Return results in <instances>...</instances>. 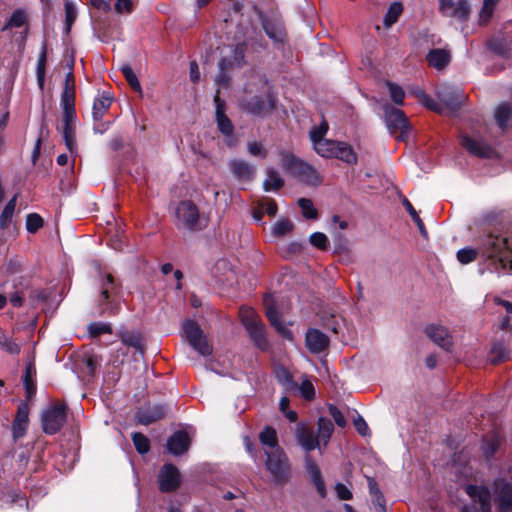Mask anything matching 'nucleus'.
Wrapping results in <instances>:
<instances>
[{
  "mask_svg": "<svg viewBox=\"0 0 512 512\" xmlns=\"http://www.w3.org/2000/svg\"><path fill=\"white\" fill-rule=\"evenodd\" d=\"M480 253L490 261L491 271L498 274L512 272V237L487 235L482 240Z\"/></svg>",
  "mask_w": 512,
  "mask_h": 512,
  "instance_id": "obj_1",
  "label": "nucleus"
},
{
  "mask_svg": "<svg viewBox=\"0 0 512 512\" xmlns=\"http://www.w3.org/2000/svg\"><path fill=\"white\" fill-rule=\"evenodd\" d=\"M265 469L270 474L272 481L276 485L286 484L291 476V465L289 458L283 449L264 454Z\"/></svg>",
  "mask_w": 512,
  "mask_h": 512,
  "instance_id": "obj_2",
  "label": "nucleus"
},
{
  "mask_svg": "<svg viewBox=\"0 0 512 512\" xmlns=\"http://www.w3.org/2000/svg\"><path fill=\"white\" fill-rule=\"evenodd\" d=\"M465 492L471 499V503L464 505L461 512H491V493L483 485L467 484L464 487Z\"/></svg>",
  "mask_w": 512,
  "mask_h": 512,
  "instance_id": "obj_3",
  "label": "nucleus"
},
{
  "mask_svg": "<svg viewBox=\"0 0 512 512\" xmlns=\"http://www.w3.org/2000/svg\"><path fill=\"white\" fill-rule=\"evenodd\" d=\"M99 305L101 307V314L108 313L113 315L120 309L117 285L111 274H107L102 278Z\"/></svg>",
  "mask_w": 512,
  "mask_h": 512,
  "instance_id": "obj_4",
  "label": "nucleus"
},
{
  "mask_svg": "<svg viewBox=\"0 0 512 512\" xmlns=\"http://www.w3.org/2000/svg\"><path fill=\"white\" fill-rule=\"evenodd\" d=\"M228 53L222 51L224 54L219 62V73L215 79L218 85H227L229 82V76L227 72L234 67H241L244 61V45L239 44L235 47L226 48Z\"/></svg>",
  "mask_w": 512,
  "mask_h": 512,
  "instance_id": "obj_5",
  "label": "nucleus"
},
{
  "mask_svg": "<svg viewBox=\"0 0 512 512\" xmlns=\"http://www.w3.org/2000/svg\"><path fill=\"white\" fill-rule=\"evenodd\" d=\"M183 334L185 339L202 356L212 354V346L206 339L200 326L193 320H186L183 325Z\"/></svg>",
  "mask_w": 512,
  "mask_h": 512,
  "instance_id": "obj_6",
  "label": "nucleus"
},
{
  "mask_svg": "<svg viewBox=\"0 0 512 512\" xmlns=\"http://www.w3.org/2000/svg\"><path fill=\"white\" fill-rule=\"evenodd\" d=\"M43 430L46 434H56L66 422V407L55 404L43 411L41 416Z\"/></svg>",
  "mask_w": 512,
  "mask_h": 512,
  "instance_id": "obj_7",
  "label": "nucleus"
},
{
  "mask_svg": "<svg viewBox=\"0 0 512 512\" xmlns=\"http://www.w3.org/2000/svg\"><path fill=\"white\" fill-rule=\"evenodd\" d=\"M386 125L391 134L398 140H404L409 132V123L404 112L393 107L385 108Z\"/></svg>",
  "mask_w": 512,
  "mask_h": 512,
  "instance_id": "obj_8",
  "label": "nucleus"
},
{
  "mask_svg": "<svg viewBox=\"0 0 512 512\" xmlns=\"http://www.w3.org/2000/svg\"><path fill=\"white\" fill-rule=\"evenodd\" d=\"M177 225L188 230H196L199 224V211L191 201H182L176 209Z\"/></svg>",
  "mask_w": 512,
  "mask_h": 512,
  "instance_id": "obj_9",
  "label": "nucleus"
},
{
  "mask_svg": "<svg viewBox=\"0 0 512 512\" xmlns=\"http://www.w3.org/2000/svg\"><path fill=\"white\" fill-rule=\"evenodd\" d=\"M243 106L252 114L263 115L274 109L275 98L268 89H265L261 95L251 97L249 100H244Z\"/></svg>",
  "mask_w": 512,
  "mask_h": 512,
  "instance_id": "obj_10",
  "label": "nucleus"
},
{
  "mask_svg": "<svg viewBox=\"0 0 512 512\" xmlns=\"http://www.w3.org/2000/svg\"><path fill=\"white\" fill-rule=\"evenodd\" d=\"M75 121V108H63L62 134L67 149L74 156H76L77 154V144L75 139Z\"/></svg>",
  "mask_w": 512,
  "mask_h": 512,
  "instance_id": "obj_11",
  "label": "nucleus"
},
{
  "mask_svg": "<svg viewBox=\"0 0 512 512\" xmlns=\"http://www.w3.org/2000/svg\"><path fill=\"white\" fill-rule=\"evenodd\" d=\"M440 11L443 15L455 18L459 21H466L470 14L468 0H438Z\"/></svg>",
  "mask_w": 512,
  "mask_h": 512,
  "instance_id": "obj_12",
  "label": "nucleus"
},
{
  "mask_svg": "<svg viewBox=\"0 0 512 512\" xmlns=\"http://www.w3.org/2000/svg\"><path fill=\"white\" fill-rule=\"evenodd\" d=\"M494 499L499 512H512V482L498 479L494 482Z\"/></svg>",
  "mask_w": 512,
  "mask_h": 512,
  "instance_id": "obj_13",
  "label": "nucleus"
},
{
  "mask_svg": "<svg viewBox=\"0 0 512 512\" xmlns=\"http://www.w3.org/2000/svg\"><path fill=\"white\" fill-rule=\"evenodd\" d=\"M159 489L162 492L176 490L181 482L180 472L173 464H165L158 476Z\"/></svg>",
  "mask_w": 512,
  "mask_h": 512,
  "instance_id": "obj_14",
  "label": "nucleus"
},
{
  "mask_svg": "<svg viewBox=\"0 0 512 512\" xmlns=\"http://www.w3.org/2000/svg\"><path fill=\"white\" fill-rule=\"evenodd\" d=\"M295 437L298 444L305 452H310L318 448L320 453H323L324 450L319 442V439L316 435H314L312 429L305 424L300 423L296 426Z\"/></svg>",
  "mask_w": 512,
  "mask_h": 512,
  "instance_id": "obj_15",
  "label": "nucleus"
},
{
  "mask_svg": "<svg viewBox=\"0 0 512 512\" xmlns=\"http://www.w3.org/2000/svg\"><path fill=\"white\" fill-rule=\"evenodd\" d=\"M233 176L241 183H249L254 180L256 168L242 159H233L228 164Z\"/></svg>",
  "mask_w": 512,
  "mask_h": 512,
  "instance_id": "obj_16",
  "label": "nucleus"
},
{
  "mask_svg": "<svg viewBox=\"0 0 512 512\" xmlns=\"http://www.w3.org/2000/svg\"><path fill=\"white\" fill-rule=\"evenodd\" d=\"M426 335L439 347L450 350L452 347V336L446 327L438 324H430L425 329Z\"/></svg>",
  "mask_w": 512,
  "mask_h": 512,
  "instance_id": "obj_17",
  "label": "nucleus"
},
{
  "mask_svg": "<svg viewBox=\"0 0 512 512\" xmlns=\"http://www.w3.org/2000/svg\"><path fill=\"white\" fill-rule=\"evenodd\" d=\"M264 305H265V313L270 321L271 325H273L279 334H281L285 339L292 340L293 339V333L292 331L287 328L281 321L280 315L278 311L276 310L274 304L272 303V300L270 297H266L264 299Z\"/></svg>",
  "mask_w": 512,
  "mask_h": 512,
  "instance_id": "obj_18",
  "label": "nucleus"
},
{
  "mask_svg": "<svg viewBox=\"0 0 512 512\" xmlns=\"http://www.w3.org/2000/svg\"><path fill=\"white\" fill-rule=\"evenodd\" d=\"M305 344L311 353L318 354L328 348L329 338L322 331L311 328L306 332Z\"/></svg>",
  "mask_w": 512,
  "mask_h": 512,
  "instance_id": "obj_19",
  "label": "nucleus"
},
{
  "mask_svg": "<svg viewBox=\"0 0 512 512\" xmlns=\"http://www.w3.org/2000/svg\"><path fill=\"white\" fill-rule=\"evenodd\" d=\"M191 437L185 431H177L167 440V450L169 453L180 456L186 453L190 447Z\"/></svg>",
  "mask_w": 512,
  "mask_h": 512,
  "instance_id": "obj_20",
  "label": "nucleus"
},
{
  "mask_svg": "<svg viewBox=\"0 0 512 512\" xmlns=\"http://www.w3.org/2000/svg\"><path fill=\"white\" fill-rule=\"evenodd\" d=\"M461 144L470 154L481 158H490L494 154L490 145L469 136H462Z\"/></svg>",
  "mask_w": 512,
  "mask_h": 512,
  "instance_id": "obj_21",
  "label": "nucleus"
},
{
  "mask_svg": "<svg viewBox=\"0 0 512 512\" xmlns=\"http://www.w3.org/2000/svg\"><path fill=\"white\" fill-rule=\"evenodd\" d=\"M28 424L29 406L27 403H21L18 406L17 414L12 424V434L15 441L25 435Z\"/></svg>",
  "mask_w": 512,
  "mask_h": 512,
  "instance_id": "obj_22",
  "label": "nucleus"
},
{
  "mask_svg": "<svg viewBox=\"0 0 512 512\" xmlns=\"http://www.w3.org/2000/svg\"><path fill=\"white\" fill-rule=\"evenodd\" d=\"M214 102L216 107V122L218 130L225 137H231L233 135L234 126L225 114V103L220 99L218 94L215 95Z\"/></svg>",
  "mask_w": 512,
  "mask_h": 512,
  "instance_id": "obj_23",
  "label": "nucleus"
},
{
  "mask_svg": "<svg viewBox=\"0 0 512 512\" xmlns=\"http://www.w3.org/2000/svg\"><path fill=\"white\" fill-rule=\"evenodd\" d=\"M293 176L298 178L301 182L311 186H317L322 182L318 171L312 165L304 161L301 162Z\"/></svg>",
  "mask_w": 512,
  "mask_h": 512,
  "instance_id": "obj_24",
  "label": "nucleus"
},
{
  "mask_svg": "<svg viewBox=\"0 0 512 512\" xmlns=\"http://www.w3.org/2000/svg\"><path fill=\"white\" fill-rule=\"evenodd\" d=\"M166 414V408L163 405H154L140 409L136 414L138 423L143 425H149L161 418Z\"/></svg>",
  "mask_w": 512,
  "mask_h": 512,
  "instance_id": "obj_25",
  "label": "nucleus"
},
{
  "mask_svg": "<svg viewBox=\"0 0 512 512\" xmlns=\"http://www.w3.org/2000/svg\"><path fill=\"white\" fill-rule=\"evenodd\" d=\"M259 440L264 454L282 449L278 443L277 433L272 427H265L259 434Z\"/></svg>",
  "mask_w": 512,
  "mask_h": 512,
  "instance_id": "obj_26",
  "label": "nucleus"
},
{
  "mask_svg": "<svg viewBox=\"0 0 512 512\" xmlns=\"http://www.w3.org/2000/svg\"><path fill=\"white\" fill-rule=\"evenodd\" d=\"M438 98L446 108L456 110L465 100V95L460 90H443L438 92Z\"/></svg>",
  "mask_w": 512,
  "mask_h": 512,
  "instance_id": "obj_27",
  "label": "nucleus"
},
{
  "mask_svg": "<svg viewBox=\"0 0 512 512\" xmlns=\"http://www.w3.org/2000/svg\"><path fill=\"white\" fill-rule=\"evenodd\" d=\"M305 461L307 472L309 473L317 492L321 497H325L326 488L319 467L309 457H306Z\"/></svg>",
  "mask_w": 512,
  "mask_h": 512,
  "instance_id": "obj_28",
  "label": "nucleus"
},
{
  "mask_svg": "<svg viewBox=\"0 0 512 512\" xmlns=\"http://www.w3.org/2000/svg\"><path fill=\"white\" fill-rule=\"evenodd\" d=\"M335 155L333 157L345 162L348 165H355L358 161V156L353 147L342 141H338V146L335 148Z\"/></svg>",
  "mask_w": 512,
  "mask_h": 512,
  "instance_id": "obj_29",
  "label": "nucleus"
},
{
  "mask_svg": "<svg viewBox=\"0 0 512 512\" xmlns=\"http://www.w3.org/2000/svg\"><path fill=\"white\" fill-rule=\"evenodd\" d=\"M246 331L258 348L264 350L268 347L265 327L261 321L255 323V325H251V327H247Z\"/></svg>",
  "mask_w": 512,
  "mask_h": 512,
  "instance_id": "obj_30",
  "label": "nucleus"
},
{
  "mask_svg": "<svg viewBox=\"0 0 512 512\" xmlns=\"http://www.w3.org/2000/svg\"><path fill=\"white\" fill-rule=\"evenodd\" d=\"M279 156V164L280 166L292 176L295 174L296 170L300 166L302 160L296 157L289 151L280 150L278 152Z\"/></svg>",
  "mask_w": 512,
  "mask_h": 512,
  "instance_id": "obj_31",
  "label": "nucleus"
},
{
  "mask_svg": "<svg viewBox=\"0 0 512 512\" xmlns=\"http://www.w3.org/2000/svg\"><path fill=\"white\" fill-rule=\"evenodd\" d=\"M450 59V53L444 49H433L427 55L429 65L439 70L444 68Z\"/></svg>",
  "mask_w": 512,
  "mask_h": 512,
  "instance_id": "obj_32",
  "label": "nucleus"
},
{
  "mask_svg": "<svg viewBox=\"0 0 512 512\" xmlns=\"http://www.w3.org/2000/svg\"><path fill=\"white\" fill-rule=\"evenodd\" d=\"M334 431V425L332 421L325 417H320L318 420V431H317V438L319 439V442L322 448L324 449L328 441Z\"/></svg>",
  "mask_w": 512,
  "mask_h": 512,
  "instance_id": "obj_33",
  "label": "nucleus"
},
{
  "mask_svg": "<svg viewBox=\"0 0 512 512\" xmlns=\"http://www.w3.org/2000/svg\"><path fill=\"white\" fill-rule=\"evenodd\" d=\"M338 146V141L329 139H320L313 143V149L321 157L332 158L335 155V148Z\"/></svg>",
  "mask_w": 512,
  "mask_h": 512,
  "instance_id": "obj_34",
  "label": "nucleus"
},
{
  "mask_svg": "<svg viewBox=\"0 0 512 512\" xmlns=\"http://www.w3.org/2000/svg\"><path fill=\"white\" fill-rule=\"evenodd\" d=\"M112 99L109 95H102L95 99L92 107V114L95 121H99L103 118L105 112L111 106Z\"/></svg>",
  "mask_w": 512,
  "mask_h": 512,
  "instance_id": "obj_35",
  "label": "nucleus"
},
{
  "mask_svg": "<svg viewBox=\"0 0 512 512\" xmlns=\"http://www.w3.org/2000/svg\"><path fill=\"white\" fill-rule=\"evenodd\" d=\"M284 185V180L280 174L274 169H267V177L264 180L263 186L266 191L278 190Z\"/></svg>",
  "mask_w": 512,
  "mask_h": 512,
  "instance_id": "obj_36",
  "label": "nucleus"
},
{
  "mask_svg": "<svg viewBox=\"0 0 512 512\" xmlns=\"http://www.w3.org/2000/svg\"><path fill=\"white\" fill-rule=\"evenodd\" d=\"M500 0H484L479 12V25H486L493 16L494 10Z\"/></svg>",
  "mask_w": 512,
  "mask_h": 512,
  "instance_id": "obj_37",
  "label": "nucleus"
},
{
  "mask_svg": "<svg viewBox=\"0 0 512 512\" xmlns=\"http://www.w3.org/2000/svg\"><path fill=\"white\" fill-rule=\"evenodd\" d=\"M403 12V6L400 2L392 3L384 17V25L390 27L397 22L398 18Z\"/></svg>",
  "mask_w": 512,
  "mask_h": 512,
  "instance_id": "obj_38",
  "label": "nucleus"
},
{
  "mask_svg": "<svg viewBox=\"0 0 512 512\" xmlns=\"http://www.w3.org/2000/svg\"><path fill=\"white\" fill-rule=\"evenodd\" d=\"M46 59H47V46H46V43L43 42L42 47H41V52L39 54L38 61H37V67H36L37 80H38L40 87L43 86V82H44Z\"/></svg>",
  "mask_w": 512,
  "mask_h": 512,
  "instance_id": "obj_39",
  "label": "nucleus"
},
{
  "mask_svg": "<svg viewBox=\"0 0 512 512\" xmlns=\"http://www.w3.org/2000/svg\"><path fill=\"white\" fill-rule=\"evenodd\" d=\"M239 316L245 329L247 327H251V325H255V323L260 321L259 316L255 310L250 307H242L239 311Z\"/></svg>",
  "mask_w": 512,
  "mask_h": 512,
  "instance_id": "obj_40",
  "label": "nucleus"
},
{
  "mask_svg": "<svg viewBox=\"0 0 512 512\" xmlns=\"http://www.w3.org/2000/svg\"><path fill=\"white\" fill-rule=\"evenodd\" d=\"M489 48L491 51L502 57H508L510 54L508 42L501 38L492 39L489 42Z\"/></svg>",
  "mask_w": 512,
  "mask_h": 512,
  "instance_id": "obj_41",
  "label": "nucleus"
},
{
  "mask_svg": "<svg viewBox=\"0 0 512 512\" xmlns=\"http://www.w3.org/2000/svg\"><path fill=\"white\" fill-rule=\"evenodd\" d=\"M512 109L508 104H501L496 108L495 119L500 128H505L511 116Z\"/></svg>",
  "mask_w": 512,
  "mask_h": 512,
  "instance_id": "obj_42",
  "label": "nucleus"
},
{
  "mask_svg": "<svg viewBox=\"0 0 512 512\" xmlns=\"http://www.w3.org/2000/svg\"><path fill=\"white\" fill-rule=\"evenodd\" d=\"M293 228L294 224L290 219H280L274 224L272 234L276 237H282L289 234Z\"/></svg>",
  "mask_w": 512,
  "mask_h": 512,
  "instance_id": "obj_43",
  "label": "nucleus"
},
{
  "mask_svg": "<svg viewBox=\"0 0 512 512\" xmlns=\"http://www.w3.org/2000/svg\"><path fill=\"white\" fill-rule=\"evenodd\" d=\"M508 357V351L503 343H496L493 345L489 359L492 363L496 364L504 361Z\"/></svg>",
  "mask_w": 512,
  "mask_h": 512,
  "instance_id": "obj_44",
  "label": "nucleus"
},
{
  "mask_svg": "<svg viewBox=\"0 0 512 512\" xmlns=\"http://www.w3.org/2000/svg\"><path fill=\"white\" fill-rule=\"evenodd\" d=\"M133 444L140 454H145L150 449L149 439L142 433L136 432L132 434Z\"/></svg>",
  "mask_w": 512,
  "mask_h": 512,
  "instance_id": "obj_45",
  "label": "nucleus"
},
{
  "mask_svg": "<svg viewBox=\"0 0 512 512\" xmlns=\"http://www.w3.org/2000/svg\"><path fill=\"white\" fill-rule=\"evenodd\" d=\"M88 332L92 337H98L101 334H111L112 328L109 323L106 322H93L88 325Z\"/></svg>",
  "mask_w": 512,
  "mask_h": 512,
  "instance_id": "obj_46",
  "label": "nucleus"
},
{
  "mask_svg": "<svg viewBox=\"0 0 512 512\" xmlns=\"http://www.w3.org/2000/svg\"><path fill=\"white\" fill-rule=\"evenodd\" d=\"M65 14H66L65 31H66V33H69L73 23L75 22V20L77 18V9H76V6L74 3L70 2V1L65 2Z\"/></svg>",
  "mask_w": 512,
  "mask_h": 512,
  "instance_id": "obj_47",
  "label": "nucleus"
},
{
  "mask_svg": "<svg viewBox=\"0 0 512 512\" xmlns=\"http://www.w3.org/2000/svg\"><path fill=\"white\" fill-rule=\"evenodd\" d=\"M298 204L302 210V214L306 219H316L317 218V210L314 208V205L310 199L301 198L298 200Z\"/></svg>",
  "mask_w": 512,
  "mask_h": 512,
  "instance_id": "obj_48",
  "label": "nucleus"
},
{
  "mask_svg": "<svg viewBox=\"0 0 512 512\" xmlns=\"http://www.w3.org/2000/svg\"><path fill=\"white\" fill-rule=\"evenodd\" d=\"M328 128V123L325 120H323L318 127H313L309 132V137L312 144L320 139H325Z\"/></svg>",
  "mask_w": 512,
  "mask_h": 512,
  "instance_id": "obj_49",
  "label": "nucleus"
},
{
  "mask_svg": "<svg viewBox=\"0 0 512 512\" xmlns=\"http://www.w3.org/2000/svg\"><path fill=\"white\" fill-rule=\"evenodd\" d=\"M328 128V123L325 120H323L318 127H313L309 132V137L312 144L320 139H325Z\"/></svg>",
  "mask_w": 512,
  "mask_h": 512,
  "instance_id": "obj_50",
  "label": "nucleus"
},
{
  "mask_svg": "<svg viewBox=\"0 0 512 512\" xmlns=\"http://www.w3.org/2000/svg\"><path fill=\"white\" fill-rule=\"evenodd\" d=\"M328 128V123L325 120H323L318 127H313L309 132V137L312 144L320 139H325Z\"/></svg>",
  "mask_w": 512,
  "mask_h": 512,
  "instance_id": "obj_51",
  "label": "nucleus"
},
{
  "mask_svg": "<svg viewBox=\"0 0 512 512\" xmlns=\"http://www.w3.org/2000/svg\"><path fill=\"white\" fill-rule=\"evenodd\" d=\"M121 71L131 88L137 92H141V85L132 68L130 66H123Z\"/></svg>",
  "mask_w": 512,
  "mask_h": 512,
  "instance_id": "obj_52",
  "label": "nucleus"
},
{
  "mask_svg": "<svg viewBox=\"0 0 512 512\" xmlns=\"http://www.w3.org/2000/svg\"><path fill=\"white\" fill-rule=\"evenodd\" d=\"M0 347L10 354H19L20 346L16 342L8 339L6 335L0 331Z\"/></svg>",
  "mask_w": 512,
  "mask_h": 512,
  "instance_id": "obj_53",
  "label": "nucleus"
},
{
  "mask_svg": "<svg viewBox=\"0 0 512 512\" xmlns=\"http://www.w3.org/2000/svg\"><path fill=\"white\" fill-rule=\"evenodd\" d=\"M309 241L311 245L321 250H326L329 246V240L327 236L322 232H315L311 234Z\"/></svg>",
  "mask_w": 512,
  "mask_h": 512,
  "instance_id": "obj_54",
  "label": "nucleus"
},
{
  "mask_svg": "<svg viewBox=\"0 0 512 512\" xmlns=\"http://www.w3.org/2000/svg\"><path fill=\"white\" fill-rule=\"evenodd\" d=\"M403 205H404L405 209L407 210V212L412 217V219L414 220V222L417 224V226H418V228L420 230V233L422 235H426V230H425V227H424V223L420 219L417 211L414 209L412 204L407 199H404L403 200Z\"/></svg>",
  "mask_w": 512,
  "mask_h": 512,
  "instance_id": "obj_55",
  "label": "nucleus"
},
{
  "mask_svg": "<svg viewBox=\"0 0 512 512\" xmlns=\"http://www.w3.org/2000/svg\"><path fill=\"white\" fill-rule=\"evenodd\" d=\"M499 445V439L495 435H491L483 440L482 449L487 456L495 453Z\"/></svg>",
  "mask_w": 512,
  "mask_h": 512,
  "instance_id": "obj_56",
  "label": "nucleus"
},
{
  "mask_svg": "<svg viewBox=\"0 0 512 512\" xmlns=\"http://www.w3.org/2000/svg\"><path fill=\"white\" fill-rule=\"evenodd\" d=\"M43 225V219L36 213H31L26 219V229L30 233H35Z\"/></svg>",
  "mask_w": 512,
  "mask_h": 512,
  "instance_id": "obj_57",
  "label": "nucleus"
},
{
  "mask_svg": "<svg viewBox=\"0 0 512 512\" xmlns=\"http://www.w3.org/2000/svg\"><path fill=\"white\" fill-rule=\"evenodd\" d=\"M387 86L392 101L397 105H402L405 96L404 90L394 83H388Z\"/></svg>",
  "mask_w": 512,
  "mask_h": 512,
  "instance_id": "obj_58",
  "label": "nucleus"
},
{
  "mask_svg": "<svg viewBox=\"0 0 512 512\" xmlns=\"http://www.w3.org/2000/svg\"><path fill=\"white\" fill-rule=\"evenodd\" d=\"M478 251L472 248H463L457 252V259L462 264H468L476 259Z\"/></svg>",
  "mask_w": 512,
  "mask_h": 512,
  "instance_id": "obj_59",
  "label": "nucleus"
},
{
  "mask_svg": "<svg viewBox=\"0 0 512 512\" xmlns=\"http://www.w3.org/2000/svg\"><path fill=\"white\" fill-rule=\"evenodd\" d=\"M247 150L251 156L259 157L262 159H265L267 157V150L260 142H249L247 145Z\"/></svg>",
  "mask_w": 512,
  "mask_h": 512,
  "instance_id": "obj_60",
  "label": "nucleus"
},
{
  "mask_svg": "<svg viewBox=\"0 0 512 512\" xmlns=\"http://www.w3.org/2000/svg\"><path fill=\"white\" fill-rule=\"evenodd\" d=\"M26 23V14L22 10H16L11 15L6 27L20 28Z\"/></svg>",
  "mask_w": 512,
  "mask_h": 512,
  "instance_id": "obj_61",
  "label": "nucleus"
},
{
  "mask_svg": "<svg viewBox=\"0 0 512 512\" xmlns=\"http://www.w3.org/2000/svg\"><path fill=\"white\" fill-rule=\"evenodd\" d=\"M263 28L266 34L273 40L279 41L282 39V28L278 25H272L268 21L263 22Z\"/></svg>",
  "mask_w": 512,
  "mask_h": 512,
  "instance_id": "obj_62",
  "label": "nucleus"
},
{
  "mask_svg": "<svg viewBox=\"0 0 512 512\" xmlns=\"http://www.w3.org/2000/svg\"><path fill=\"white\" fill-rule=\"evenodd\" d=\"M61 107L75 108V90H65L61 94Z\"/></svg>",
  "mask_w": 512,
  "mask_h": 512,
  "instance_id": "obj_63",
  "label": "nucleus"
},
{
  "mask_svg": "<svg viewBox=\"0 0 512 512\" xmlns=\"http://www.w3.org/2000/svg\"><path fill=\"white\" fill-rule=\"evenodd\" d=\"M421 103L431 110H435L439 113H443V109L437 104L431 97L426 95L425 93H421L420 96Z\"/></svg>",
  "mask_w": 512,
  "mask_h": 512,
  "instance_id": "obj_64",
  "label": "nucleus"
}]
</instances>
